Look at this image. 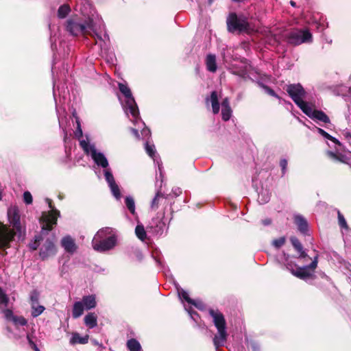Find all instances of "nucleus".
<instances>
[{
  "label": "nucleus",
  "instance_id": "4",
  "mask_svg": "<svg viewBox=\"0 0 351 351\" xmlns=\"http://www.w3.org/2000/svg\"><path fill=\"white\" fill-rule=\"evenodd\" d=\"M46 202L49 205L50 210L48 213H43L40 218L42 225V230L40 234L35 236L34 241L29 244V247L32 250H36L39 245L40 241L43 240V234L51 231L53 226L57 223V219L60 216V211L57 210L51 203L50 199L47 198Z\"/></svg>",
  "mask_w": 351,
  "mask_h": 351
},
{
  "label": "nucleus",
  "instance_id": "56",
  "mask_svg": "<svg viewBox=\"0 0 351 351\" xmlns=\"http://www.w3.org/2000/svg\"><path fill=\"white\" fill-rule=\"evenodd\" d=\"M263 223L265 226L269 225L271 223V220L269 219H265V220L263 221Z\"/></svg>",
  "mask_w": 351,
  "mask_h": 351
},
{
  "label": "nucleus",
  "instance_id": "35",
  "mask_svg": "<svg viewBox=\"0 0 351 351\" xmlns=\"http://www.w3.org/2000/svg\"><path fill=\"white\" fill-rule=\"evenodd\" d=\"M125 204L128 210L132 214L135 215V202L132 196H127L125 199Z\"/></svg>",
  "mask_w": 351,
  "mask_h": 351
},
{
  "label": "nucleus",
  "instance_id": "50",
  "mask_svg": "<svg viewBox=\"0 0 351 351\" xmlns=\"http://www.w3.org/2000/svg\"><path fill=\"white\" fill-rule=\"evenodd\" d=\"M250 347L253 351H259L260 350L259 345L254 341L250 342Z\"/></svg>",
  "mask_w": 351,
  "mask_h": 351
},
{
  "label": "nucleus",
  "instance_id": "45",
  "mask_svg": "<svg viewBox=\"0 0 351 351\" xmlns=\"http://www.w3.org/2000/svg\"><path fill=\"white\" fill-rule=\"evenodd\" d=\"M27 341H28V343L30 346V347L34 349L35 351H40V350L38 349V348L37 347L36 344L34 342V341L32 340V336L29 335H27Z\"/></svg>",
  "mask_w": 351,
  "mask_h": 351
},
{
  "label": "nucleus",
  "instance_id": "7",
  "mask_svg": "<svg viewBox=\"0 0 351 351\" xmlns=\"http://www.w3.org/2000/svg\"><path fill=\"white\" fill-rule=\"evenodd\" d=\"M209 315L213 318V322L217 328V332L213 338L214 347L217 350L225 345L228 339L226 322L223 315L217 309H210Z\"/></svg>",
  "mask_w": 351,
  "mask_h": 351
},
{
  "label": "nucleus",
  "instance_id": "19",
  "mask_svg": "<svg viewBox=\"0 0 351 351\" xmlns=\"http://www.w3.org/2000/svg\"><path fill=\"white\" fill-rule=\"evenodd\" d=\"M209 103L211 104L213 112L214 114H218L220 110V105L217 91H213L210 94V97L206 99V105H208Z\"/></svg>",
  "mask_w": 351,
  "mask_h": 351
},
{
  "label": "nucleus",
  "instance_id": "23",
  "mask_svg": "<svg viewBox=\"0 0 351 351\" xmlns=\"http://www.w3.org/2000/svg\"><path fill=\"white\" fill-rule=\"evenodd\" d=\"M131 121L134 123V125H136L137 123L139 124V128H141V126L143 127V128L141 130V135L143 136V138L145 140H147L151 136V132L150 130L145 127V123L143 122L138 116V118L137 119L136 121H134V119L132 117H129Z\"/></svg>",
  "mask_w": 351,
  "mask_h": 351
},
{
  "label": "nucleus",
  "instance_id": "54",
  "mask_svg": "<svg viewBox=\"0 0 351 351\" xmlns=\"http://www.w3.org/2000/svg\"><path fill=\"white\" fill-rule=\"evenodd\" d=\"M56 81L55 77H53V97L55 101H56Z\"/></svg>",
  "mask_w": 351,
  "mask_h": 351
},
{
  "label": "nucleus",
  "instance_id": "12",
  "mask_svg": "<svg viewBox=\"0 0 351 351\" xmlns=\"http://www.w3.org/2000/svg\"><path fill=\"white\" fill-rule=\"evenodd\" d=\"M287 39L289 43L299 45L304 43H311L313 36L308 29H296L289 33Z\"/></svg>",
  "mask_w": 351,
  "mask_h": 351
},
{
  "label": "nucleus",
  "instance_id": "47",
  "mask_svg": "<svg viewBox=\"0 0 351 351\" xmlns=\"http://www.w3.org/2000/svg\"><path fill=\"white\" fill-rule=\"evenodd\" d=\"M133 252H134V254L137 260L141 261L143 259V256L139 249H138V248L134 249Z\"/></svg>",
  "mask_w": 351,
  "mask_h": 351
},
{
  "label": "nucleus",
  "instance_id": "59",
  "mask_svg": "<svg viewBox=\"0 0 351 351\" xmlns=\"http://www.w3.org/2000/svg\"><path fill=\"white\" fill-rule=\"evenodd\" d=\"M56 47V45H54L53 43L51 44V48L53 50L54 49V47Z\"/></svg>",
  "mask_w": 351,
  "mask_h": 351
},
{
  "label": "nucleus",
  "instance_id": "25",
  "mask_svg": "<svg viewBox=\"0 0 351 351\" xmlns=\"http://www.w3.org/2000/svg\"><path fill=\"white\" fill-rule=\"evenodd\" d=\"M290 241L294 248L300 253V258H306L308 256L307 254L303 250V246L300 241L295 237H291Z\"/></svg>",
  "mask_w": 351,
  "mask_h": 351
},
{
  "label": "nucleus",
  "instance_id": "26",
  "mask_svg": "<svg viewBox=\"0 0 351 351\" xmlns=\"http://www.w3.org/2000/svg\"><path fill=\"white\" fill-rule=\"evenodd\" d=\"M205 61L208 71L212 73H214L217 71L216 56L215 55H207Z\"/></svg>",
  "mask_w": 351,
  "mask_h": 351
},
{
  "label": "nucleus",
  "instance_id": "34",
  "mask_svg": "<svg viewBox=\"0 0 351 351\" xmlns=\"http://www.w3.org/2000/svg\"><path fill=\"white\" fill-rule=\"evenodd\" d=\"M136 237L142 241H144L147 237L146 231L142 224H138L135 228Z\"/></svg>",
  "mask_w": 351,
  "mask_h": 351
},
{
  "label": "nucleus",
  "instance_id": "39",
  "mask_svg": "<svg viewBox=\"0 0 351 351\" xmlns=\"http://www.w3.org/2000/svg\"><path fill=\"white\" fill-rule=\"evenodd\" d=\"M163 195L160 192H158L154 198L152 199L151 203V208L152 209H157L158 207V201L160 197H162Z\"/></svg>",
  "mask_w": 351,
  "mask_h": 351
},
{
  "label": "nucleus",
  "instance_id": "62",
  "mask_svg": "<svg viewBox=\"0 0 351 351\" xmlns=\"http://www.w3.org/2000/svg\"><path fill=\"white\" fill-rule=\"evenodd\" d=\"M156 262H157V263H158V265H161L160 261H159L156 260Z\"/></svg>",
  "mask_w": 351,
  "mask_h": 351
},
{
  "label": "nucleus",
  "instance_id": "22",
  "mask_svg": "<svg viewBox=\"0 0 351 351\" xmlns=\"http://www.w3.org/2000/svg\"><path fill=\"white\" fill-rule=\"evenodd\" d=\"M85 310L88 311L93 309L97 306V300L95 295H88L83 296L82 300L80 301Z\"/></svg>",
  "mask_w": 351,
  "mask_h": 351
},
{
  "label": "nucleus",
  "instance_id": "13",
  "mask_svg": "<svg viewBox=\"0 0 351 351\" xmlns=\"http://www.w3.org/2000/svg\"><path fill=\"white\" fill-rule=\"evenodd\" d=\"M228 30L230 32H245L249 29V24L245 17L231 13L227 19Z\"/></svg>",
  "mask_w": 351,
  "mask_h": 351
},
{
  "label": "nucleus",
  "instance_id": "31",
  "mask_svg": "<svg viewBox=\"0 0 351 351\" xmlns=\"http://www.w3.org/2000/svg\"><path fill=\"white\" fill-rule=\"evenodd\" d=\"M339 90L340 91L346 90V92H348L349 95H346L344 94H342V95L347 96L348 98L346 99V101L351 103V87L348 88L345 86H341L339 87ZM348 112H349V114L347 116L346 119H347L348 123L351 124V104L348 106Z\"/></svg>",
  "mask_w": 351,
  "mask_h": 351
},
{
  "label": "nucleus",
  "instance_id": "16",
  "mask_svg": "<svg viewBox=\"0 0 351 351\" xmlns=\"http://www.w3.org/2000/svg\"><path fill=\"white\" fill-rule=\"evenodd\" d=\"M57 252L56 245L52 240L47 239L40 249L39 255L43 260L54 256Z\"/></svg>",
  "mask_w": 351,
  "mask_h": 351
},
{
  "label": "nucleus",
  "instance_id": "11",
  "mask_svg": "<svg viewBox=\"0 0 351 351\" xmlns=\"http://www.w3.org/2000/svg\"><path fill=\"white\" fill-rule=\"evenodd\" d=\"M287 91L295 103V104L302 111L309 104L305 101L304 99L306 96V91L304 88L300 84H289L287 87Z\"/></svg>",
  "mask_w": 351,
  "mask_h": 351
},
{
  "label": "nucleus",
  "instance_id": "14",
  "mask_svg": "<svg viewBox=\"0 0 351 351\" xmlns=\"http://www.w3.org/2000/svg\"><path fill=\"white\" fill-rule=\"evenodd\" d=\"M230 70L232 74L237 75L245 80L247 78L252 79L253 72L255 71L247 60H242L240 62L232 64Z\"/></svg>",
  "mask_w": 351,
  "mask_h": 351
},
{
  "label": "nucleus",
  "instance_id": "1",
  "mask_svg": "<svg viewBox=\"0 0 351 351\" xmlns=\"http://www.w3.org/2000/svg\"><path fill=\"white\" fill-rule=\"evenodd\" d=\"M66 30L73 36L90 35L95 39V44L99 45L101 53H106L109 49L110 38L106 34L102 19L93 14L84 20L73 19L66 22Z\"/></svg>",
  "mask_w": 351,
  "mask_h": 351
},
{
  "label": "nucleus",
  "instance_id": "9",
  "mask_svg": "<svg viewBox=\"0 0 351 351\" xmlns=\"http://www.w3.org/2000/svg\"><path fill=\"white\" fill-rule=\"evenodd\" d=\"M119 88L125 97L123 108L125 114L128 117H130V115L132 117L134 122L136 121L138 118L139 110L130 88L126 84L119 83Z\"/></svg>",
  "mask_w": 351,
  "mask_h": 351
},
{
  "label": "nucleus",
  "instance_id": "48",
  "mask_svg": "<svg viewBox=\"0 0 351 351\" xmlns=\"http://www.w3.org/2000/svg\"><path fill=\"white\" fill-rule=\"evenodd\" d=\"M342 134L346 139H348V140L351 139V130L350 129L346 128L345 130H343L342 131Z\"/></svg>",
  "mask_w": 351,
  "mask_h": 351
},
{
  "label": "nucleus",
  "instance_id": "32",
  "mask_svg": "<svg viewBox=\"0 0 351 351\" xmlns=\"http://www.w3.org/2000/svg\"><path fill=\"white\" fill-rule=\"evenodd\" d=\"M45 310V307L43 305L39 304V303L32 304L31 305V315L33 317H37L40 315Z\"/></svg>",
  "mask_w": 351,
  "mask_h": 351
},
{
  "label": "nucleus",
  "instance_id": "5",
  "mask_svg": "<svg viewBox=\"0 0 351 351\" xmlns=\"http://www.w3.org/2000/svg\"><path fill=\"white\" fill-rule=\"evenodd\" d=\"M282 262L287 269H288L294 276L302 280H307L315 276V270L317 267L318 256H315L311 264L303 267H297V265L289 261V255L283 253L282 256L278 258Z\"/></svg>",
  "mask_w": 351,
  "mask_h": 351
},
{
  "label": "nucleus",
  "instance_id": "41",
  "mask_svg": "<svg viewBox=\"0 0 351 351\" xmlns=\"http://www.w3.org/2000/svg\"><path fill=\"white\" fill-rule=\"evenodd\" d=\"M285 243V237H280L277 239H275L272 241V244L274 247L276 248H280L282 247Z\"/></svg>",
  "mask_w": 351,
  "mask_h": 351
},
{
  "label": "nucleus",
  "instance_id": "15",
  "mask_svg": "<svg viewBox=\"0 0 351 351\" xmlns=\"http://www.w3.org/2000/svg\"><path fill=\"white\" fill-rule=\"evenodd\" d=\"M302 112L311 119L323 122L324 123H330V121L328 116L322 110L315 109L313 104H309Z\"/></svg>",
  "mask_w": 351,
  "mask_h": 351
},
{
  "label": "nucleus",
  "instance_id": "3",
  "mask_svg": "<svg viewBox=\"0 0 351 351\" xmlns=\"http://www.w3.org/2000/svg\"><path fill=\"white\" fill-rule=\"evenodd\" d=\"M80 145L84 152L90 156L95 163L104 168V174L105 180L110 189L112 195L117 200L121 198V193L119 185L116 183L112 173L111 169L108 167V161L105 155L98 152L94 145L90 144L88 141L80 140Z\"/></svg>",
  "mask_w": 351,
  "mask_h": 351
},
{
  "label": "nucleus",
  "instance_id": "17",
  "mask_svg": "<svg viewBox=\"0 0 351 351\" xmlns=\"http://www.w3.org/2000/svg\"><path fill=\"white\" fill-rule=\"evenodd\" d=\"M145 148L147 154L153 159L154 163L158 165L159 173L162 176V163L159 156L156 153L155 146L149 144L147 141L145 144Z\"/></svg>",
  "mask_w": 351,
  "mask_h": 351
},
{
  "label": "nucleus",
  "instance_id": "21",
  "mask_svg": "<svg viewBox=\"0 0 351 351\" xmlns=\"http://www.w3.org/2000/svg\"><path fill=\"white\" fill-rule=\"evenodd\" d=\"M294 222L301 233L304 234H307L308 226L304 217L302 215H296L294 216Z\"/></svg>",
  "mask_w": 351,
  "mask_h": 351
},
{
  "label": "nucleus",
  "instance_id": "46",
  "mask_svg": "<svg viewBox=\"0 0 351 351\" xmlns=\"http://www.w3.org/2000/svg\"><path fill=\"white\" fill-rule=\"evenodd\" d=\"M261 86L264 89L265 92L267 93L268 95L275 97H278V95L275 93L274 90L270 88L269 87L263 84H262Z\"/></svg>",
  "mask_w": 351,
  "mask_h": 351
},
{
  "label": "nucleus",
  "instance_id": "24",
  "mask_svg": "<svg viewBox=\"0 0 351 351\" xmlns=\"http://www.w3.org/2000/svg\"><path fill=\"white\" fill-rule=\"evenodd\" d=\"M88 335L82 337L79 333L74 332L73 333L72 337L70 339L69 343L71 345L86 344L88 342Z\"/></svg>",
  "mask_w": 351,
  "mask_h": 351
},
{
  "label": "nucleus",
  "instance_id": "55",
  "mask_svg": "<svg viewBox=\"0 0 351 351\" xmlns=\"http://www.w3.org/2000/svg\"><path fill=\"white\" fill-rule=\"evenodd\" d=\"M57 90H58V94H59V95H60V96H61V94H62V93L63 92L62 97H63V99H65V97H66V96H65V95H64L65 91H64V90H62H62L60 89V88L59 87V86H57Z\"/></svg>",
  "mask_w": 351,
  "mask_h": 351
},
{
  "label": "nucleus",
  "instance_id": "28",
  "mask_svg": "<svg viewBox=\"0 0 351 351\" xmlns=\"http://www.w3.org/2000/svg\"><path fill=\"white\" fill-rule=\"evenodd\" d=\"M271 197V193L267 189H262L258 192V202L261 204H264L267 203Z\"/></svg>",
  "mask_w": 351,
  "mask_h": 351
},
{
  "label": "nucleus",
  "instance_id": "6",
  "mask_svg": "<svg viewBox=\"0 0 351 351\" xmlns=\"http://www.w3.org/2000/svg\"><path fill=\"white\" fill-rule=\"evenodd\" d=\"M117 243V237L111 228L100 229L95 235L92 241V245L95 250L104 252L113 249Z\"/></svg>",
  "mask_w": 351,
  "mask_h": 351
},
{
  "label": "nucleus",
  "instance_id": "27",
  "mask_svg": "<svg viewBox=\"0 0 351 351\" xmlns=\"http://www.w3.org/2000/svg\"><path fill=\"white\" fill-rule=\"evenodd\" d=\"M84 324L88 328H93L97 325V317L95 313H90L84 317Z\"/></svg>",
  "mask_w": 351,
  "mask_h": 351
},
{
  "label": "nucleus",
  "instance_id": "30",
  "mask_svg": "<svg viewBox=\"0 0 351 351\" xmlns=\"http://www.w3.org/2000/svg\"><path fill=\"white\" fill-rule=\"evenodd\" d=\"M85 308L80 301L75 302L73 304L72 315L73 318L80 317L84 313Z\"/></svg>",
  "mask_w": 351,
  "mask_h": 351
},
{
  "label": "nucleus",
  "instance_id": "61",
  "mask_svg": "<svg viewBox=\"0 0 351 351\" xmlns=\"http://www.w3.org/2000/svg\"><path fill=\"white\" fill-rule=\"evenodd\" d=\"M325 29V27L324 25H322V29H321V31H323L324 29Z\"/></svg>",
  "mask_w": 351,
  "mask_h": 351
},
{
  "label": "nucleus",
  "instance_id": "58",
  "mask_svg": "<svg viewBox=\"0 0 351 351\" xmlns=\"http://www.w3.org/2000/svg\"><path fill=\"white\" fill-rule=\"evenodd\" d=\"M66 138H67V134H64V141H65V142H66Z\"/></svg>",
  "mask_w": 351,
  "mask_h": 351
},
{
  "label": "nucleus",
  "instance_id": "44",
  "mask_svg": "<svg viewBox=\"0 0 351 351\" xmlns=\"http://www.w3.org/2000/svg\"><path fill=\"white\" fill-rule=\"evenodd\" d=\"M23 200L27 204H30L32 203V194L29 191H25L23 193Z\"/></svg>",
  "mask_w": 351,
  "mask_h": 351
},
{
  "label": "nucleus",
  "instance_id": "52",
  "mask_svg": "<svg viewBox=\"0 0 351 351\" xmlns=\"http://www.w3.org/2000/svg\"><path fill=\"white\" fill-rule=\"evenodd\" d=\"M131 132L132 134L137 138H140L139 133H138V129L137 128H131Z\"/></svg>",
  "mask_w": 351,
  "mask_h": 351
},
{
  "label": "nucleus",
  "instance_id": "57",
  "mask_svg": "<svg viewBox=\"0 0 351 351\" xmlns=\"http://www.w3.org/2000/svg\"><path fill=\"white\" fill-rule=\"evenodd\" d=\"M290 4H291L293 7H295V6H296V3H295V2H294L293 1H290Z\"/></svg>",
  "mask_w": 351,
  "mask_h": 351
},
{
  "label": "nucleus",
  "instance_id": "40",
  "mask_svg": "<svg viewBox=\"0 0 351 351\" xmlns=\"http://www.w3.org/2000/svg\"><path fill=\"white\" fill-rule=\"evenodd\" d=\"M287 165L288 162L287 159L282 158L280 160V167H281L282 170V176H284L287 173Z\"/></svg>",
  "mask_w": 351,
  "mask_h": 351
},
{
  "label": "nucleus",
  "instance_id": "18",
  "mask_svg": "<svg viewBox=\"0 0 351 351\" xmlns=\"http://www.w3.org/2000/svg\"><path fill=\"white\" fill-rule=\"evenodd\" d=\"M61 245L64 250L69 254H73L77 250V245L74 239L69 235L62 239Z\"/></svg>",
  "mask_w": 351,
  "mask_h": 351
},
{
  "label": "nucleus",
  "instance_id": "63",
  "mask_svg": "<svg viewBox=\"0 0 351 351\" xmlns=\"http://www.w3.org/2000/svg\"><path fill=\"white\" fill-rule=\"evenodd\" d=\"M54 69H55V68H54V67H52V72H53V73L54 72Z\"/></svg>",
  "mask_w": 351,
  "mask_h": 351
},
{
  "label": "nucleus",
  "instance_id": "36",
  "mask_svg": "<svg viewBox=\"0 0 351 351\" xmlns=\"http://www.w3.org/2000/svg\"><path fill=\"white\" fill-rule=\"evenodd\" d=\"M70 11V7L66 4H64L59 8L58 10V16L60 19H64L69 14Z\"/></svg>",
  "mask_w": 351,
  "mask_h": 351
},
{
  "label": "nucleus",
  "instance_id": "2",
  "mask_svg": "<svg viewBox=\"0 0 351 351\" xmlns=\"http://www.w3.org/2000/svg\"><path fill=\"white\" fill-rule=\"evenodd\" d=\"M7 217L10 227L0 223V250L3 256L7 254L6 250L10 247L15 237L19 241H23L26 236V227L21 221L19 208L16 206L9 207Z\"/></svg>",
  "mask_w": 351,
  "mask_h": 351
},
{
  "label": "nucleus",
  "instance_id": "60",
  "mask_svg": "<svg viewBox=\"0 0 351 351\" xmlns=\"http://www.w3.org/2000/svg\"><path fill=\"white\" fill-rule=\"evenodd\" d=\"M2 199V192L0 191V201Z\"/></svg>",
  "mask_w": 351,
  "mask_h": 351
},
{
  "label": "nucleus",
  "instance_id": "20",
  "mask_svg": "<svg viewBox=\"0 0 351 351\" xmlns=\"http://www.w3.org/2000/svg\"><path fill=\"white\" fill-rule=\"evenodd\" d=\"M151 228L153 229V232L156 235H162L166 230V224L160 219H154L151 223Z\"/></svg>",
  "mask_w": 351,
  "mask_h": 351
},
{
  "label": "nucleus",
  "instance_id": "10",
  "mask_svg": "<svg viewBox=\"0 0 351 351\" xmlns=\"http://www.w3.org/2000/svg\"><path fill=\"white\" fill-rule=\"evenodd\" d=\"M9 300L8 295L0 287V310L4 317L6 320L13 322L16 326H25L27 322L24 317L14 315L12 311L8 308Z\"/></svg>",
  "mask_w": 351,
  "mask_h": 351
},
{
  "label": "nucleus",
  "instance_id": "43",
  "mask_svg": "<svg viewBox=\"0 0 351 351\" xmlns=\"http://www.w3.org/2000/svg\"><path fill=\"white\" fill-rule=\"evenodd\" d=\"M76 123H77V128H76L75 131L74 132V134L77 138L80 139L82 136V130L80 123L79 120H77Z\"/></svg>",
  "mask_w": 351,
  "mask_h": 351
},
{
  "label": "nucleus",
  "instance_id": "8",
  "mask_svg": "<svg viewBox=\"0 0 351 351\" xmlns=\"http://www.w3.org/2000/svg\"><path fill=\"white\" fill-rule=\"evenodd\" d=\"M315 128L320 135L330 141L331 144L328 143V145L335 149V151H327V156L334 161H339L343 163L349 164L350 158L346 155L339 152L340 149L339 147L341 146V143L323 129L317 127Z\"/></svg>",
  "mask_w": 351,
  "mask_h": 351
},
{
  "label": "nucleus",
  "instance_id": "49",
  "mask_svg": "<svg viewBox=\"0 0 351 351\" xmlns=\"http://www.w3.org/2000/svg\"><path fill=\"white\" fill-rule=\"evenodd\" d=\"M221 108H231L230 106V101L228 97H226L223 99L221 102Z\"/></svg>",
  "mask_w": 351,
  "mask_h": 351
},
{
  "label": "nucleus",
  "instance_id": "38",
  "mask_svg": "<svg viewBox=\"0 0 351 351\" xmlns=\"http://www.w3.org/2000/svg\"><path fill=\"white\" fill-rule=\"evenodd\" d=\"M221 115L223 121H228L232 116V110L231 108H222L221 109Z\"/></svg>",
  "mask_w": 351,
  "mask_h": 351
},
{
  "label": "nucleus",
  "instance_id": "33",
  "mask_svg": "<svg viewBox=\"0 0 351 351\" xmlns=\"http://www.w3.org/2000/svg\"><path fill=\"white\" fill-rule=\"evenodd\" d=\"M127 347L130 351H141L140 343L135 339H131L127 342Z\"/></svg>",
  "mask_w": 351,
  "mask_h": 351
},
{
  "label": "nucleus",
  "instance_id": "42",
  "mask_svg": "<svg viewBox=\"0 0 351 351\" xmlns=\"http://www.w3.org/2000/svg\"><path fill=\"white\" fill-rule=\"evenodd\" d=\"M338 220H339V224L341 228H347V223L344 218V217L341 215V213L338 211Z\"/></svg>",
  "mask_w": 351,
  "mask_h": 351
},
{
  "label": "nucleus",
  "instance_id": "29",
  "mask_svg": "<svg viewBox=\"0 0 351 351\" xmlns=\"http://www.w3.org/2000/svg\"><path fill=\"white\" fill-rule=\"evenodd\" d=\"M178 295L181 300H184L186 302H187L189 304H191L199 308H200L201 303L197 302L195 300H193L192 299H191L189 296L188 293L186 291H184V289H178Z\"/></svg>",
  "mask_w": 351,
  "mask_h": 351
},
{
  "label": "nucleus",
  "instance_id": "37",
  "mask_svg": "<svg viewBox=\"0 0 351 351\" xmlns=\"http://www.w3.org/2000/svg\"><path fill=\"white\" fill-rule=\"evenodd\" d=\"M39 296V293L36 290L32 291L29 295L30 305L38 303Z\"/></svg>",
  "mask_w": 351,
  "mask_h": 351
},
{
  "label": "nucleus",
  "instance_id": "53",
  "mask_svg": "<svg viewBox=\"0 0 351 351\" xmlns=\"http://www.w3.org/2000/svg\"><path fill=\"white\" fill-rule=\"evenodd\" d=\"M187 311H188L189 313L190 314V315H191V318H192L193 320L196 321L195 317H196V316H197V313H196V312H195V311H191V310H187Z\"/></svg>",
  "mask_w": 351,
  "mask_h": 351
},
{
  "label": "nucleus",
  "instance_id": "51",
  "mask_svg": "<svg viewBox=\"0 0 351 351\" xmlns=\"http://www.w3.org/2000/svg\"><path fill=\"white\" fill-rule=\"evenodd\" d=\"M172 193L175 197H178L182 193V191L180 188L176 187L172 189Z\"/></svg>",
  "mask_w": 351,
  "mask_h": 351
}]
</instances>
